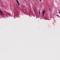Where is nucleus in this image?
<instances>
[{
	"label": "nucleus",
	"instance_id": "f257e3e1",
	"mask_svg": "<svg viewBox=\"0 0 60 60\" xmlns=\"http://www.w3.org/2000/svg\"><path fill=\"white\" fill-rule=\"evenodd\" d=\"M46 13V11L45 10H43L42 12L43 15H44V13Z\"/></svg>",
	"mask_w": 60,
	"mask_h": 60
},
{
	"label": "nucleus",
	"instance_id": "f03ea898",
	"mask_svg": "<svg viewBox=\"0 0 60 60\" xmlns=\"http://www.w3.org/2000/svg\"><path fill=\"white\" fill-rule=\"evenodd\" d=\"M16 0L17 2V3L18 5H19V1H18V0Z\"/></svg>",
	"mask_w": 60,
	"mask_h": 60
},
{
	"label": "nucleus",
	"instance_id": "7ed1b4c3",
	"mask_svg": "<svg viewBox=\"0 0 60 60\" xmlns=\"http://www.w3.org/2000/svg\"><path fill=\"white\" fill-rule=\"evenodd\" d=\"M21 6L22 8H25V6H24V5H22Z\"/></svg>",
	"mask_w": 60,
	"mask_h": 60
},
{
	"label": "nucleus",
	"instance_id": "20e7f679",
	"mask_svg": "<svg viewBox=\"0 0 60 60\" xmlns=\"http://www.w3.org/2000/svg\"><path fill=\"white\" fill-rule=\"evenodd\" d=\"M39 15L40 16V14H41V13H40V11H39Z\"/></svg>",
	"mask_w": 60,
	"mask_h": 60
},
{
	"label": "nucleus",
	"instance_id": "39448f33",
	"mask_svg": "<svg viewBox=\"0 0 60 60\" xmlns=\"http://www.w3.org/2000/svg\"><path fill=\"white\" fill-rule=\"evenodd\" d=\"M6 15V17H7V15Z\"/></svg>",
	"mask_w": 60,
	"mask_h": 60
},
{
	"label": "nucleus",
	"instance_id": "423d86ee",
	"mask_svg": "<svg viewBox=\"0 0 60 60\" xmlns=\"http://www.w3.org/2000/svg\"><path fill=\"white\" fill-rule=\"evenodd\" d=\"M56 16H58V17H59V16L58 15H57Z\"/></svg>",
	"mask_w": 60,
	"mask_h": 60
},
{
	"label": "nucleus",
	"instance_id": "0eeeda50",
	"mask_svg": "<svg viewBox=\"0 0 60 60\" xmlns=\"http://www.w3.org/2000/svg\"><path fill=\"white\" fill-rule=\"evenodd\" d=\"M40 1H41V0H40Z\"/></svg>",
	"mask_w": 60,
	"mask_h": 60
},
{
	"label": "nucleus",
	"instance_id": "6e6552de",
	"mask_svg": "<svg viewBox=\"0 0 60 60\" xmlns=\"http://www.w3.org/2000/svg\"><path fill=\"white\" fill-rule=\"evenodd\" d=\"M49 9H50V11H51V9H50V8H49Z\"/></svg>",
	"mask_w": 60,
	"mask_h": 60
},
{
	"label": "nucleus",
	"instance_id": "1a4fd4ad",
	"mask_svg": "<svg viewBox=\"0 0 60 60\" xmlns=\"http://www.w3.org/2000/svg\"><path fill=\"white\" fill-rule=\"evenodd\" d=\"M23 12L24 13V11H23Z\"/></svg>",
	"mask_w": 60,
	"mask_h": 60
},
{
	"label": "nucleus",
	"instance_id": "9d476101",
	"mask_svg": "<svg viewBox=\"0 0 60 60\" xmlns=\"http://www.w3.org/2000/svg\"><path fill=\"white\" fill-rule=\"evenodd\" d=\"M35 12H36V11L35 10Z\"/></svg>",
	"mask_w": 60,
	"mask_h": 60
}]
</instances>
